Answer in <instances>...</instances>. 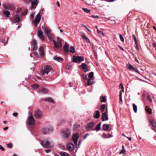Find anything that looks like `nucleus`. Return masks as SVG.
I'll use <instances>...</instances> for the list:
<instances>
[{
  "instance_id": "nucleus-1",
  "label": "nucleus",
  "mask_w": 156,
  "mask_h": 156,
  "mask_svg": "<svg viewBox=\"0 0 156 156\" xmlns=\"http://www.w3.org/2000/svg\"><path fill=\"white\" fill-rule=\"evenodd\" d=\"M29 115L27 119V123L29 127L34 129L35 127V119L30 112H29Z\"/></svg>"
},
{
  "instance_id": "nucleus-2",
  "label": "nucleus",
  "mask_w": 156,
  "mask_h": 156,
  "mask_svg": "<svg viewBox=\"0 0 156 156\" xmlns=\"http://www.w3.org/2000/svg\"><path fill=\"white\" fill-rule=\"evenodd\" d=\"M54 44V46L56 48H60L62 47V43L61 40L59 37H57L56 42L54 40H53Z\"/></svg>"
},
{
  "instance_id": "nucleus-3",
  "label": "nucleus",
  "mask_w": 156,
  "mask_h": 156,
  "mask_svg": "<svg viewBox=\"0 0 156 156\" xmlns=\"http://www.w3.org/2000/svg\"><path fill=\"white\" fill-rule=\"evenodd\" d=\"M84 60L83 56H74L73 57V61L75 63H80Z\"/></svg>"
},
{
  "instance_id": "nucleus-4",
  "label": "nucleus",
  "mask_w": 156,
  "mask_h": 156,
  "mask_svg": "<svg viewBox=\"0 0 156 156\" xmlns=\"http://www.w3.org/2000/svg\"><path fill=\"white\" fill-rule=\"evenodd\" d=\"M41 16L40 14L39 13L36 16L34 20H33V23L35 27H37L41 20Z\"/></svg>"
},
{
  "instance_id": "nucleus-5",
  "label": "nucleus",
  "mask_w": 156,
  "mask_h": 156,
  "mask_svg": "<svg viewBox=\"0 0 156 156\" xmlns=\"http://www.w3.org/2000/svg\"><path fill=\"white\" fill-rule=\"evenodd\" d=\"M41 145L45 148L50 147H51L50 141L48 139H45L41 142Z\"/></svg>"
},
{
  "instance_id": "nucleus-6",
  "label": "nucleus",
  "mask_w": 156,
  "mask_h": 156,
  "mask_svg": "<svg viewBox=\"0 0 156 156\" xmlns=\"http://www.w3.org/2000/svg\"><path fill=\"white\" fill-rule=\"evenodd\" d=\"M62 132V137L66 139H68L70 135V132L69 130L68 129H64Z\"/></svg>"
},
{
  "instance_id": "nucleus-7",
  "label": "nucleus",
  "mask_w": 156,
  "mask_h": 156,
  "mask_svg": "<svg viewBox=\"0 0 156 156\" xmlns=\"http://www.w3.org/2000/svg\"><path fill=\"white\" fill-rule=\"evenodd\" d=\"M43 115L42 112L39 110H37L34 112V116L36 119H40L43 117Z\"/></svg>"
},
{
  "instance_id": "nucleus-8",
  "label": "nucleus",
  "mask_w": 156,
  "mask_h": 156,
  "mask_svg": "<svg viewBox=\"0 0 156 156\" xmlns=\"http://www.w3.org/2000/svg\"><path fill=\"white\" fill-rule=\"evenodd\" d=\"M53 130V128L51 126H49L42 129V132L44 134H45L52 132Z\"/></svg>"
},
{
  "instance_id": "nucleus-9",
  "label": "nucleus",
  "mask_w": 156,
  "mask_h": 156,
  "mask_svg": "<svg viewBox=\"0 0 156 156\" xmlns=\"http://www.w3.org/2000/svg\"><path fill=\"white\" fill-rule=\"evenodd\" d=\"M52 67L50 66L47 65L44 68V71L42 73V75H44V74H48V73L52 70Z\"/></svg>"
},
{
  "instance_id": "nucleus-10",
  "label": "nucleus",
  "mask_w": 156,
  "mask_h": 156,
  "mask_svg": "<svg viewBox=\"0 0 156 156\" xmlns=\"http://www.w3.org/2000/svg\"><path fill=\"white\" fill-rule=\"evenodd\" d=\"M95 124L94 121H91L87 123L86 126V128L88 131H89V129L94 127Z\"/></svg>"
},
{
  "instance_id": "nucleus-11",
  "label": "nucleus",
  "mask_w": 156,
  "mask_h": 156,
  "mask_svg": "<svg viewBox=\"0 0 156 156\" xmlns=\"http://www.w3.org/2000/svg\"><path fill=\"white\" fill-rule=\"evenodd\" d=\"M79 136V134L77 133L74 134L73 135L72 140L73 142L75 145H76L77 144V141Z\"/></svg>"
},
{
  "instance_id": "nucleus-12",
  "label": "nucleus",
  "mask_w": 156,
  "mask_h": 156,
  "mask_svg": "<svg viewBox=\"0 0 156 156\" xmlns=\"http://www.w3.org/2000/svg\"><path fill=\"white\" fill-rule=\"evenodd\" d=\"M2 13L3 15L6 18H8L10 16L11 14L10 12L7 9H4L2 11Z\"/></svg>"
},
{
  "instance_id": "nucleus-13",
  "label": "nucleus",
  "mask_w": 156,
  "mask_h": 156,
  "mask_svg": "<svg viewBox=\"0 0 156 156\" xmlns=\"http://www.w3.org/2000/svg\"><path fill=\"white\" fill-rule=\"evenodd\" d=\"M87 67V66L85 63H82L81 65L79 66V67L83 70L85 72H86L88 71Z\"/></svg>"
},
{
  "instance_id": "nucleus-14",
  "label": "nucleus",
  "mask_w": 156,
  "mask_h": 156,
  "mask_svg": "<svg viewBox=\"0 0 156 156\" xmlns=\"http://www.w3.org/2000/svg\"><path fill=\"white\" fill-rule=\"evenodd\" d=\"M42 28L46 35L51 32V30L48 27L42 26Z\"/></svg>"
},
{
  "instance_id": "nucleus-15",
  "label": "nucleus",
  "mask_w": 156,
  "mask_h": 156,
  "mask_svg": "<svg viewBox=\"0 0 156 156\" xmlns=\"http://www.w3.org/2000/svg\"><path fill=\"white\" fill-rule=\"evenodd\" d=\"M37 35L38 37L41 40H44V37L43 34V33L41 30H39L38 31Z\"/></svg>"
},
{
  "instance_id": "nucleus-16",
  "label": "nucleus",
  "mask_w": 156,
  "mask_h": 156,
  "mask_svg": "<svg viewBox=\"0 0 156 156\" xmlns=\"http://www.w3.org/2000/svg\"><path fill=\"white\" fill-rule=\"evenodd\" d=\"M67 147L69 151H71L74 149L75 147L73 144L69 143L67 145Z\"/></svg>"
},
{
  "instance_id": "nucleus-17",
  "label": "nucleus",
  "mask_w": 156,
  "mask_h": 156,
  "mask_svg": "<svg viewBox=\"0 0 156 156\" xmlns=\"http://www.w3.org/2000/svg\"><path fill=\"white\" fill-rule=\"evenodd\" d=\"M3 7L4 9H7V10L12 9L14 8V6L11 5H3Z\"/></svg>"
},
{
  "instance_id": "nucleus-18",
  "label": "nucleus",
  "mask_w": 156,
  "mask_h": 156,
  "mask_svg": "<svg viewBox=\"0 0 156 156\" xmlns=\"http://www.w3.org/2000/svg\"><path fill=\"white\" fill-rule=\"evenodd\" d=\"M33 46V51H35L37 49V42L35 40H34L33 41L32 43Z\"/></svg>"
},
{
  "instance_id": "nucleus-19",
  "label": "nucleus",
  "mask_w": 156,
  "mask_h": 156,
  "mask_svg": "<svg viewBox=\"0 0 156 156\" xmlns=\"http://www.w3.org/2000/svg\"><path fill=\"white\" fill-rule=\"evenodd\" d=\"M81 37L84 40L87 42L88 43H90V41L89 39L87 37V36L84 34H83Z\"/></svg>"
},
{
  "instance_id": "nucleus-20",
  "label": "nucleus",
  "mask_w": 156,
  "mask_h": 156,
  "mask_svg": "<svg viewBox=\"0 0 156 156\" xmlns=\"http://www.w3.org/2000/svg\"><path fill=\"white\" fill-rule=\"evenodd\" d=\"M44 101L46 102L47 101L49 102H51L53 104H55L54 100L50 97H48L45 98Z\"/></svg>"
},
{
  "instance_id": "nucleus-21",
  "label": "nucleus",
  "mask_w": 156,
  "mask_h": 156,
  "mask_svg": "<svg viewBox=\"0 0 156 156\" xmlns=\"http://www.w3.org/2000/svg\"><path fill=\"white\" fill-rule=\"evenodd\" d=\"M102 120L103 121L107 120V115L106 112L102 113Z\"/></svg>"
},
{
  "instance_id": "nucleus-22",
  "label": "nucleus",
  "mask_w": 156,
  "mask_h": 156,
  "mask_svg": "<svg viewBox=\"0 0 156 156\" xmlns=\"http://www.w3.org/2000/svg\"><path fill=\"white\" fill-rule=\"evenodd\" d=\"M53 59L54 60H56L59 62H62L63 60V58L57 56H54L53 57Z\"/></svg>"
},
{
  "instance_id": "nucleus-23",
  "label": "nucleus",
  "mask_w": 156,
  "mask_h": 156,
  "mask_svg": "<svg viewBox=\"0 0 156 156\" xmlns=\"http://www.w3.org/2000/svg\"><path fill=\"white\" fill-rule=\"evenodd\" d=\"M32 7L35 9L37 5V0H34L31 2Z\"/></svg>"
},
{
  "instance_id": "nucleus-24",
  "label": "nucleus",
  "mask_w": 156,
  "mask_h": 156,
  "mask_svg": "<svg viewBox=\"0 0 156 156\" xmlns=\"http://www.w3.org/2000/svg\"><path fill=\"white\" fill-rule=\"evenodd\" d=\"M20 16H21V15L19 14H16L14 18L16 22L19 23L20 22Z\"/></svg>"
},
{
  "instance_id": "nucleus-25",
  "label": "nucleus",
  "mask_w": 156,
  "mask_h": 156,
  "mask_svg": "<svg viewBox=\"0 0 156 156\" xmlns=\"http://www.w3.org/2000/svg\"><path fill=\"white\" fill-rule=\"evenodd\" d=\"M66 43V42H65V44L63 46V49L65 52H68L69 51L68 49L69 46Z\"/></svg>"
},
{
  "instance_id": "nucleus-26",
  "label": "nucleus",
  "mask_w": 156,
  "mask_h": 156,
  "mask_svg": "<svg viewBox=\"0 0 156 156\" xmlns=\"http://www.w3.org/2000/svg\"><path fill=\"white\" fill-rule=\"evenodd\" d=\"M135 68H134L132 65L129 63L127 66V69L131 71H134Z\"/></svg>"
},
{
  "instance_id": "nucleus-27",
  "label": "nucleus",
  "mask_w": 156,
  "mask_h": 156,
  "mask_svg": "<svg viewBox=\"0 0 156 156\" xmlns=\"http://www.w3.org/2000/svg\"><path fill=\"white\" fill-rule=\"evenodd\" d=\"M39 53L41 56H43L44 55V49L42 47H40L39 49Z\"/></svg>"
},
{
  "instance_id": "nucleus-28",
  "label": "nucleus",
  "mask_w": 156,
  "mask_h": 156,
  "mask_svg": "<svg viewBox=\"0 0 156 156\" xmlns=\"http://www.w3.org/2000/svg\"><path fill=\"white\" fill-rule=\"evenodd\" d=\"M100 112L99 111H96L95 112L94 117L96 119L100 117Z\"/></svg>"
},
{
  "instance_id": "nucleus-29",
  "label": "nucleus",
  "mask_w": 156,
  "mask_h": 156,
  "mask_svg": "<svg viewBox=\"0 0 156 156\" xmlns=\"http://www.w3.org/2000/svg\"><path fill=\"white\" fill-rule=\"evenodd\" d=\"M101 123H99L95 127L94 130L97 131H98L100 130L101 129Z\"/></svg>"
},
{
  "instance_id": "nucleus-30",
  "label": "nucleus",
  "mask_w": 156,
  "mask_h": 156,
  "mask_svg": "<svg viewBox=\"0 0 156 156\" xmlns=\"http://www.w3.org/2000/svg\"><path fill=\"white\" fill-rule=\"evenodd\" d=\"M145 110L149 114H151L152 113V110L151 108H150L149 106H147L145 108Z\"/></svg>"
},
{
  "instance_id": "nucleus-31",
  "label": "nucleus",
  "mask_w": 156,
  "mask_h": 156,
  "mask_svg": "<svg viewBox=\"0 0 156 156\" xmlns=\"http://www.w3.org/2000/svg\"><path fill=\"white\" fill-rule=\"evenodd\" d=\"M119 103L122 104V91H120L119 92Z\"/></svg>"
},
{
  "instance_id": "nucleus-32",
  "label": "nucleus",
  "mask_w": 156,
  "mask_h": 156,
  "mask_svg": "<svg viewBox=\"0 0 156 156\" xmlns=\"http://www.w3.org/2000/svg\"><path fill=\"white\" fill-rule=\"evenodd\" d=\"M59 154L61 156H69L68 153L63 151L60 152Z\"/></svg>"
},
{
  "instance_id": "nucleus-33",
  "label": "nucleus",
  "mask_w": 156,
  "mask_h": 156,
  "mask_svg": "<svg viewBox=\"0 0 156 156\" xmlns=\"http://www.w3.org/2000/svg\"><path fill=\"white\" fill-rule=\"evenodd\" d=\"M149 122L152 126L156 127V123L153 120H150Z\"/></svg>"
},
{
  "instance_id": "nucleus-34",
  "label": "nucleus",
  "mask_w": 156,
  "mask_h": 156,
  "mask_svg": "<svg viewBox=\"0 0 156 156\" xmlns=\"http://www.w3.org/2000/svg\"><path fill=\"white\" fill-rule=\"evenodd\" d=\"M40 92L46 94L48 93V90L47 89L43 88L41 89L40 90Z\"/></svg>"
},
{
  "instance_id": "nucleus-35",
  "label": "nucleus",
  "mask_w": 156,
  "mask_h": 156,
  "mask_svg": "<svg viewBox=\"0 0 156 156\" xmlns=\"http://www.w3.org/2000/svg\"><path fill=\"white\" fill-rule=\"evenodd\" d=\"M100 108L101 112H103L104 111L105 108V104L102 105L101 106Z\"/></svg>"
},
{
  "instance_id": "nucleus-36",
  "label": "nucleus",
  "mask_w": 156,
  "mask_h": 156,
  "mask_svg": "<svg viewBox=\"0 0 156 156\" xmlns=\"http://www.w3.org/2000/svg\"><path fill=\"white\" fill-rule=\"evenodd\" d=\"M92 79H90L89 78V79L88 80L87 83V84L88 85H91L93 83V81H91V80Z\"/></svg>"
},
{
  "instance_id": "nucleus-37",
  "label": "nucleus",
  "mask_w": 156,
  "mask_h": 156,
  "mask_svg": "<svg viewBox=\"0 0 156 156\" xmlns=\"http://www.w3.org/2000/svg\"><path fill=\"white\" fill-rule=\"evenodd\" d=\"M69 51L72 53H74L75 52V50L74 48L73 47L70 46V49Z\"/></svg>"
},
{
  "instance_id": "nucleus-38",
  "label": "nucleus",
  "mask_w": 156,
  "mask_h": 156,
  "mask_svg": "<svg viewBox=\"0 0 156 156\" xmlns=\"http://www.w3.org/2000/svg\"><path fill=\"white\" fill-rule=\"evenodd\" d=\"M0 41L1 42L3 43L4 44V45H5L8 42V40H7L6 42V43L5 42V39L3 38L0 39Z\"/></svg>"
},
{
  "instance_id": "nucleus-39",
  "label": "nucleus",
  "mask_w": 156,
  "mask_h": 156,
  "mask_svg": "<svg viewBox=\"0 0 156 156\" xmlns=\"http://www.w3.org/2000/svg\"><path fill=\"white\" fill-rule=\"evenodd\" d=\"M133 106L134 112L136 113L137 111V107L136 105L135 104H133Z\"/></svg>"
},
{
  "instance_id": "nucleus-40",
  "label": "nucleus",
  "mask_w": 156,
  "mask_h": 156,
  "mask_svg": "<svg viewBox=\"0 0 156 156\" xmlns=\"http://www.w3.org/2000/svg\"><path fill=\"white\" fill-rule=\"evenodd\" d=\"M47 36L48 37V38L50 39H52L53 38V34H52L51 32L48 34H47Z\"/></svg>"
},
{
  "instance_id": "nucleus-41",
  "label": "nucleus",
  "mask_w": 156,
  "mask_h": 156,
  "mask_svg": "<svg viewBox=\"0 0 156 156\" xmlns=\"http://www.w3.org/2000/svg\"><path fill=\"white\" fill-rule=\"evenodd\" d=\"M94 73L93 72H90L88 75V77L90 79H92V78L94 76Z\"/></svg>"
},
{
  "instance_id": "nucleus-42",
  "label": "nucleus",
  "mask_w": 156,
  "mask_h": 156,
  "mask_svg": "<svg viewBox=\"0 0 156 156\" xmlns=\"http://www.w3.org/2000/svg\"><path fill=\"white\" fill-rule=\"evenodd\" d=\"M31 87L34 89H36L37 88L39 87V86L37 84H34L32 85Z\"/></svg>"
},
{
  "instance_id": "nucleus-43",
  "label": "nucleus",
  "mask_w": 156,
  "mask_h": 156,
  "mask_svg": "<svg viewBox=\"0 0 156 156\" xmlns=\"http://www.w3.org/2000/svg\"><path fill=\"white\" fill-rule=\"evenodd\" d=\"M106 98L105 96H101V102H105L106 101Z\"/></svg>"
},
{
  "instance_id": "nucleus-44",
  "label": "nucleus",
  "mask_w": 156,
  "mask_h": 156,
  "mask_svg": "<svg viewBox=\"0 0 156 156\" xmlns=\"http://www.w3.org/2000/svg\"><path fill=\"white\" fill-rule=\"evenodd\" d=\"M102 129L104 131L107 130V124H104L103 125Z\"/></svg>"
},
{
  "instance_id": "nucleus-45",
  "label": "nucleus",
  "mask_w": 156,
  "mask_h": 156,
  "mask_svg": "<svg viewBox=\"0 0 156 156\" xmlns=\"http://www.w3.org/2000/svg\"><path fill=\"white\" fill-rule=\"evenodd\" d=\"M72 66V65L70 64L69 63L68 64L66 67V69L69 70L71 69Z\"/></svg>"
},
{
  "instance_id": "nucleus-46",
  "label": "nucleus",
  "mask_w": 156,
  "mask_h": 156,
  "mask_svg": "<svg viewBox=\"0 0 156 156\" xmlns=\"http://www.w3.org/2000/svg\"><path fill=\"white\" fill-rule=\"evenodd\" d=\"M82 9L85 12L87 13H89L90 12V10H88L87 8H82Z\"/></svg>"
},
{
  "instance_id": "nucleus-47",
  "label": "nucleus",
  "mask_w": 156,
  "mask_h": 156,
  "mask_svg": "<svg viewBox=\"0 0 156 156\" xmlns=\"http://www.w3.org/2000/svg\"><path fill=\"white\" fill-rule=\"evenodd\" d=\"M82 78L85 80H87V76L86 75H85L84 74H83L82 75Z\"/></svg>"
},
{
  "instance_id": "nucleus-48",
  "label": "nucleus",
  "mask_w": 156,
  "mask_h": 156,
  "mask_svg": "<svg viewBox=\"0 0 156 156\" xmlns=\"http://www.w3.org/2000/svg\"><path fill=\"white\" fill-rule=\"evenodd\" d=\"M6 146L8 148H11L12 147V144L11 143H9L6 144Z\"/></svg>"
},
{
  "instance_id": "nucleus-49",
  "label": "nucleus",
  "mask_w": 156,
  "mask_h": 156,
  "mask_svg": "<svg viewBox=\"0 0 156 156\" xmlns=\"http://www.w3.org/2000/svg\"><path fill=\"white\" fill-rule=\"evenodd\" d=\"M120 88L122 89L121 91H122V92H124V88L123 87V85L122 83H121L120 85Z\"/></svg>"
},
{
  "instance_id": "nucleus-50",
  "label": "nucleus",
  "mask_w": 156,
  "mask_h": 156,
  "mask_svg": "<svg viewBox=\"0 0 156 156\" xmlns=\"http://www.w3.org/2000/svg\"><path fill=\"white\" fill-rule=\"evenodd\" d=\"M133 37L134 39V41H135V44H137V41L136 39V36H135V35L134 34H133Z\"/></svg>"
},
{
  "instance_id": "nucleus-51",
  "label": "nucleus",
  "mask_w": 156,
  "mask_h": 156,
  "mask_svg": "<svg viewBox=\"0 0 156 156\" xmlns=\"http://www.w3.org/2000/svg\"><path fill=\"white\" fill-rule=\"evenodd\" d=\"M90 17H91L94 19H98L99 18V16H95V15H91L90 16Z\"/></svg>"
},
{
  "instance_id": "nucleus-52",
  "label": "nucleus",
  "mask_w": 156,
  "mask_h": 156,
  "mask_svg": "<svg viewBox=\"0 0 156 156\" xmlns=\"http://www.w3.org/2000/svg\"><path fill=\"white\" fill-rule=\"evenodd\" d=\"M119 37H120V39L121 41L122 42H123L124 41V39L123 38V37L122 36V34H119Z\"/></svg>"
},
{
  "instance_id": "nucleus-53",
  "label": "nucleus",
  "mask_w": 156,
  "mask_h": 156,
  "mask_svg": "<svg viewBox=\"0 0 156 156\" xmlns=\"http://www.w3.org/2000/svg\"><path fill=\"white\" fill-rule=\"evenodd\" d=\"M147 98L148 100L150 102H152V100L151 98L150 97L149 95H148L147 97Z\"/></svg>"
},
{
  "instance_id": "nucleus-54",
  "label": "nucleus",
  "mask_w": 156,
  "mask_h": 156,
  "mask_svg": "<svg viewBox=\"0 0 156 156\" xmlns=\"http://www.w3.org/2000/svg\"><path fill=\"white\" fill-rule=\"evenodd\" d=\"M34 54L36 56V57L37 58H38L39 57V55L37 52L35 51L34 53Z\"/></svg>"
},
{
  "instance_id": "nucleus-55",
  "label": "nucleus",
  "mask_w": 156,
  "mask_h": 156,
  "mask_svg": "<svg viewBox=\"0 0 156 156\" xmlns=\"http://www.w3.org/2000/svg\"><path fill=\"white\" fill-rule=\"evenodd\" d=\"M0 150H1L2 151H5V148L1 145H0Z\"/></svg>"
},
{
  "instance_id": "nucleus-56",
  "label": "nucleus",
  "mask_w": 156,
  "mask_h": 156,
  "mask_svg": "<svg viewBox=\"0 0 156 156\" xmlns=\"http://www.w3.org/2000/svg\"><path fill=\"white\" fill-rule=\"evenodd\" d=\"M102 137L104 138H107V135L106 134L104 133L102 135Z\"/></svg>"
},
{
  "instance_id": "nucleus-57",
  "label": "nucleus",
  "mask_w": 156,
  "mask_h": 156,
  "mask_svg": "<svg viewBox=\"0 0 156 156\" xmlns=\"http://www.w3.org/2000/svg\"><path fill=\"white\" fill-rule=\"evenodd\" d=\"M136 72L138 73V74H140V73L139 72V70L137 69V68H135V69L134 70Z\"/></svg>"
},
{
  "instance_id": "nucleus-58",
  "label": "nucleus",
  "mask_w": 156,
  "mask_h": 156,
  "mask_svg": "<svg viewBox=\"0 0 156 156\" xmlns=\"http://www.w3.org/2000/svg\"><path fill=\"white\" fill-rule=\"evenodd\" d=\"M152 45L153 47L155 48V50L156 51V42L153 43Z\"/></svg>"
},
{
  "instance_id": "nucleus-59",
  "label": "nucleus",
  "mask_w": 156,
  "mask_h": 156,
  "mask_svg": "<svg viewBox=\"0 0 156 156\" xmlns=\"http://www.w3.org/2000/svg\"><path fill=\"white\" fill-rule=\"evenodd\" d=\"M12 115L15 117H17L18 115V113L17 112L13 113Z\"/></svg>"
},
{
  "instance_id": "nucleus-60",
  "label": "nucleus",
  "mask_w": 156,
  "mask_h": 156,
  "mask_svg": "<svg viewBox=\"0 0 156 156\" xmlns=\"http://www.w3.org/2000/svg\"><path fill=\"white\" fill-rule=\"evenodd\" d=\"M50 151H51V150L49 149H46L45 150V152L47 153H49V152H50Z\"/></svg>"
},
{
  "instance_id": "nucleus-61",
  "label": "nucleus",
  "mask_w": 156,
  "mask_h": 156,
  "mask_svg": "<svg viewBox=\"0 0 156 156\" xmlns=\"http://www.w3.org/2000/svg\"><path fill=\"white\" fill-rule=\"evenodd\" d=\"M126 152V151L125 150H122L121 151V152L120 153V154L122 153L124 154Z\"/></svg>"
},
{
  "instance_id": "nucleus-62",
  "label": "nucleus",
  "mask_w": 156,
  "mask_h": 156,
  "mask_svg": "<svg viewBox=\"0 0 156 156\" xmlns=\"http://www.w3.org/2000/svg\"><path fill=\"white\" fill-rule=\"evenodd\" d=\"M89 135V134H86L83 137V139H85L86 137Z\"/></svg>"
},
{
  "instance_id": "nucleus-63",
  "label": "nucleus",
  "mask_w": 156,
  "mask_h": 156,
  "mask_svg": "<svg viewBox=\"0 0 156 156\" xmlns=\"http://www.w3.org/2000/svg\"><path fill=\"white\" fill-rule=\"evenodd\" d=\"M99 33L101 34L102 36H104L105 35L101 31H99Z\"/></svg>"
},
{
  "instance_id": "nucleus-64",
  "label": "nucleus",
  "mask_w": 156,
  "mask_h": 156,
  "mask_svg": "<svg viewBox=\"0 0 156 156\" xmlns=\"http://www.w3.org/2000/svg\"><path fill=\"white\" fill-rule=\"evenodd\" d=\"M118 47L122 51H124V49L120 45H119Z\"/></svg>"
}]
</instances>
